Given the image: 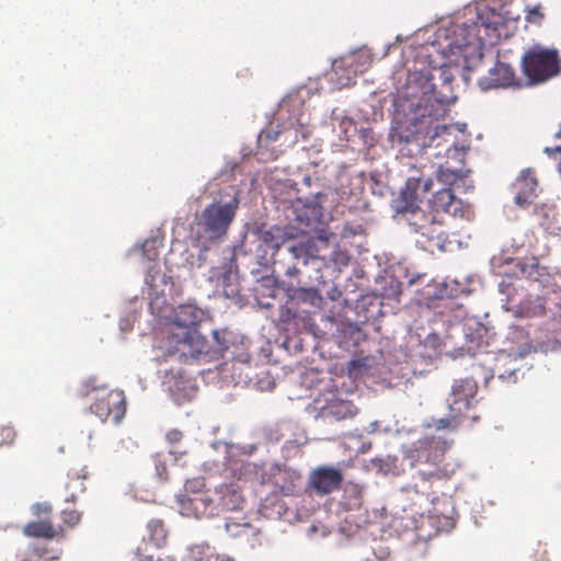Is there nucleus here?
Wrapping results in <instances>:
<instances>
[{
    "instance_id": "nucleus-45",
    "label": "nucleus",
    "mask_w": 561,
    "mask_h": 561,
    "mask_svg": "<svg viewBox=\"0 0 561 561\" xmlns=\"http://www.w3.org/2000/svg\"><path fill=\"white\" fill-rule=\"evenodd\" d=\"M342 87L350 85L351 84V78L347 77L345 82H340Z\"/></svg>"
},
{
    "instance_id": "nucleus-33",
    "label": "nucleus",
    "mask_w": 561,
    "mask_h": 561,
    "mask_svg": "<svg viewBox=\"0 0 561 561\" xmlns=\"http://www.w3.org/2000/svg\"><path fill=\"white\" fill-rule=\"evenodd\" d=\"M141 251L148 260H157L159 256V241L157 239H147L141 245Z\"/></svg>"
},
{
    "instance_id": "nucleus-49",
    "label": "nucleus",
    "mask_w": 561,
    "mask_h": 561,
    "mask_svg": "<svg viewBox=\"0 0 561 561\" xmlns=\"http://www.w3.org/2000/svg\"><path fill=\"white\" fill-rule=\"evenodd\" d=\"M263 140V135L260 136L259 141L261 142Z\"/></svg>"
},
{
    "instance_id": "nucleus-17",
    "label": "nucleus",
    "mask_w": 561,
    "mask_h": 561,
    "mask_svg": "<svg viewBox=\"0 0 561 561\" xmlns=\"http://www.w3.org/2000/svg\"><path fill=\"white\" fill-rule=\"evenodd\" d=\"M489 85L492 88H506L519 85V80L514 69L505 62L497 61L489 71Z\"/></svg>"
},
{
    "instance_id": "nucleus-22",
    "label": "nucleus",
    "mask_w": 561,
    "mask_h": 561,
    "mask_svg": "<svg viewBox=\"0 0 561 561\" xmlns=\"http://www.w3.org/2000/svg\"><path fill=\"white\" fill-rule=\"evenodd\" d=\"M279 479L283 480L280 483L278 480L276 484L279 488V491L285 496L295 495L299 489L301 483V474L296 471H284L280 473Z\"/></svg>"
},
{
    "instance_id": "nucleus-42",
    "label": "nucleus",
    "mask_w": 561,
    "mask_h": 561,
    "mask_svg": "<svg viewBox=\"0 0 561 561\" xmlns=\"http://www.w3.org/2000/svg\"><path fill=\"white\" fill-rule=\"evenodd\" d=\"M156 470H157V473L158 476L162 479V480H167L168 479V472H167V466L164 462H161V461H156Z\"/></svg>"
},
{
    "instance_id": "nucleus-35",
    "label": "nucleus",
    "mask_w": 561,
    "mask_h": 561,
    "mask_svg": "<svg viewBox=\"0 0 561 561\" xmlns=\"http://www.w3.org/2000/svg\"><path fill=\"white\" fill-rule=\"evenodd\" d=\"M16 432L11 425H0V447L12 445L15 440Z\"/></svg>"
},
{
    "instance_id": "nucleus-23",
    "label": "nucleus",
    "mask_w": 561,
    "mask_h": 561,
    "mask_svg": "<svg viewBox=\"0 0 561 561\" xmlns=\"http://www.w3.org/2000/svg\"><path fill=\"white\" fill-rule=\"evenodd\" d=\"M188 561H234V559L227 554L217 553L213 551L209 547H197L196 549H193L191 551Z\"/></svg>"
},
{
    "instance_id": "nucleus-36",
    "label": "nucleus",
    "mask_w": 561,
    "mask_h": 561,
    "mask_svg": "<svg viewBox=\"0 0 561 561\" xmlns=\"http://www.w3.org/2000/svg\"><path fill=\"white\" fill-rule=\"evenodd\" d=\"M463 417H454L449 412L447 417L434 420V426L437 430L456 428Z\"/></svg>"
},
{
    "instance_id": "nucleus-18",
    "label": "nucleus",
    "mask_w": 561,
    "mask_h": 561,
    "mask_svg": "<svg viewBox=\"0 0 561 561\" xmlns=\"http://www.w3.org/2000/svg\"><path fill=\"white\" fill-rule=\"evenodd\" d=\"M539 225L550 234H561V215L553 205L542 204L535 209Z\"/></svg>"
},
{
    "instance_id": "nucleus-40",
    "label": "nucleus",
    "mask_w": 561,
    "mask_h": 561,
    "mask_svg": "<svg viewBox=\"0 0 561 561\" xmlns=\"http://www.w3.org/2000/svg\"><path fill=\"white\" fill-rule=\"evenodd\" d=\"M167 440L170 443V444H178L182 440L183 438V433L179 430H171L167 433Z\"/></svg>"
},
{
    "instance_id": "nucleus-12",
    "label": "nucleus",
    "mask_w": 561,
    "mask_h": 561,
    "mask_svg": "<svg viewBox=\"0 0 561 561\" xmlns=\"http://www.w3.org/2000/svg\"><path fill=\"white\" fill-rule=\"evenodd\" d=\"M477 390L478 385L472 377L455 381L448 399L449 410L454 417H470L473 421L478 420V416L470 414Z\"/></svg>"
},
{
    "instance_id": "nucleus-10",
    "label": "nucleus",
    "mask_w": 561,
    "mask_h": 561,
    "mask_svg": "<svg viewBox=\"0 0 561 561\" xmlns=\"http://www.w3.org/2000/svg\"><path fill=\"white\" fill-rule=\"evenodd\" d=\"M311 408L316 412V417L324 421H343L356 414L353 402L342 398L341 392L334 387L322 390L313 399Z\"/></svg>"
},
{
    "instance_id": "nucleus-37",
    "label": "nucleus",
    "mask_w": 561,
    "mask_h": 561,
    "mask_svg": "<svg viewBox=\"0 0 561 561\" xmlns=\"http://www.w3.org/2000/svg\"><path fill=\"white\" fill-rule=\"evenodd\" d=\"M368 369L366 360L364 358L353 359L347 365V370L350 376L358 377L364 374Z\"/></svg>"
},
{
    "instance_id": "nucleus-34",
    "label": "nucleus",
    "mask_w": 561,
    "mask_h": 561,
    "mask_svg": "<svg viewBox=\"0 0 561 561\" xmlns=\"http://www.w3.org/2000/svg\"><path fill=\"white\" fill-rule=\"evenodd\" d=\"M46 552L44 548L32 547L22 554L19 561H49L46 558Z\"/></svg>"
},
{
    "instance_id": "nucleus-39",
    "label": "nucleus",
    "mask_w": 561,
    "mask_h": 561,
    "mask_svg": "<svg viewBox=\"0 0 561 561\" xmlns=\"http://www.w3.org/2000/svg\"><path fill=\"white\" fill-rule=\"evenodd\" d=\"M62 522L70 527H73L79 524L81 519V513L78 511H62L61 513Z\"/></svg>"
},
{
    "instance_id": "nucleus-27",
    "label": "nucleus",
    "mask_w": 561,
    "mask_h": 561,
    "mask_svg": "<svg viewBox=\"0 0 561 561\" xmlns=\"http://www.w3.org/2000/svg\"><path fill=\"white\" fill-rule=\"evenodd\" d=\"M437 179L445 185H454L462 178L461 170H454L445 165H440L437 170Z\"/></svg>"
},
{
    "instance_id": "nucleus-14",
    "label": "nucleus",
    "mask_w": 561,
    "mask_h": 561,
    "mask_svg": "<svg viewBox=\"0 0 561 561\" xmlns=\"http://www.w3.org/2000/svg\"><path fill=\"white\" fill-rule=\"evenodd\" d=\"M432 186L433 180L425 178L423 171L415 164H410L405 186L396 199L394 206H400L403 203L410 204L420 202L423 196L431 191Z\"/></svg>"
},
{
    "instance_id": "nucleus-47",
    "label": "nucleus",
    "mask_w": 561,
    "mask_h": 561,
    "mask_svg": "<svg viewBox=\"0 0 561 561\" xmlns=\"http://www.w3.org/2000/svg\"><path fill=\"white\" fill-rule=\"evenodd\" d=\"M367 449V446L362 447V451H365Z\"/></svg>"
},
{
    "instance_id": "nucleus-31",
    "label": "nucleus",
    "mask_w": 561,
    "mask_h": 561,
    "mask_svg": "<svg viewBox=\"0 0 561 561\" xmlns=\"http://www.w3.org/2000/svg\"><path fill=\"white\" fill-rule=\"evenodd\" d=\"M226 530L230 534L231 537H240L248 536L253 533V527L249 523H226Z\"/></svg>"
},
{
    "instance_id": "nucleus-46",
    "label": "nucleus",
    "mask_w": 561,
    "mask_h": 561,
    "mask_svg": "<svg viewBox=\"0 0 561 561\" xmlns=\"http://www.w3.org/2000/svg\"><path fill=\"white\" fill-rule=\"evenodd\" d=\"M490 378H492V374H490V375H488V376H485V377H484V379H485V381H486V382L489 381V379H490Z\"/></svg>"
},
{
    "instance_id": "nucleus-21",
    "label": "nucleus",
    "mask_w": 561,
    "mask_h": 561,
    "mask_svg": "<svg viewBox=\"0 0 561 561\" xmlns=\"http://www.w3.org/2000/svg\"><path fill=\"white\" fill-rule=\"evenodd\" d=\"M23 534L27 537L53 539L59 535V531L50 520L42 519L26 524Z\"/></svg>"
},
{
    "instance_id": "nucleus-38",
    "label": "nucleus",
    "mask_w": 561,
    "mask_h": 561,
    "mask_svg": "<svg viewBox=\"0 0 561 561\" xmlns=\"http://www.w3.org/2000/svg\"><path fill=\"white\" fill-rule=\"evenodd\" d=\"M213 335L218 343V352L224 353L229 350V332L215 330Z\"/></svg>"
},
{
    "instance_id": "nucleus-15",
    "label": "nucleus",
    "mask_w": 561,
    "mask_h": 561,
    "mask_svg": "<svg viewBox=\"0 0 561 561\" xmlns=\"http://www.w3.org/2000/svg\"><path fill=\"white\" fill-rule=\"evenodd\" d=\"M515 204L522 208L529 206L537 197L538 180L531 169H526L520 172L514 184Z\"/></svg>"
},
{
    "instance_id": "nucleus-44",
    "label": "nucleus",
    "mask_w": 561,
    "mask_h": 561,
    "mask_svg": "<svg viewBox=\"0 0 561 561\" xmlns=\"http://www.w3.org/2000/svg\"><path fill=\"white\" fill-rule=\"evenodd\" d=\"M277 137H278V133H266L265 134L266 139L275 140Z\"/></svg>"
},
{
    "instance_id": "nucleus-2",
    "label": "nucleus",
    "mask_w": 561,
    "mask_h": 561,
    "mask_svg": "<svg viewBox=\"0 0 561 561\" xmlns=\"http://www.w3.org/2000/svg\"><path fill=\"white\" fill-rule=\"evenodd\" d=\"M322 206L317 201L297 198L290 204L286 217L296 226H273L257 234L256 257L262 266L278 265L287 277L299 275L298 265L319 260V249L308 230L317 228L322 218Z\"/></svg>"
},
{
    "instance_id": "nucleus-4",
    "label": "nucleus",
    "mask_w": 561,
    "mask_h": 561,
    "mask_svg": "<svg viewBox=\"0 0 561 561\" xmlns=\"http://www.w3.org/2000/svg\"><path fill=\"white\" fill-rule=\"evenodd\" d=\"M199 481L185 484V494L179 500L181 514L187 517L210 518L226 512L240 511L244 504L241 489L236 483H225L214 490L199 489Z\"/></svg>"
},
{
    "instance_id": "nucleus-9",
    "label": "nucleus",
    "mask_w": 561,
    "mask_h": 561,
    "mask_svg": "<svg viewBox=\"0 0 561 561\" xmlns=\"http://www.w3.org/2000/svg\"><path fill=\"white\" fill-rule=\"evenodd\" d=\"M561 59L554 48L540 45L530 47L522 58V68L531 83H541L557 76L561 69Z\"/></svg>"
},
{
    "instance_id": "nucleus-25",
    "label": "nucleus",
    "mask_w": 561,
    "mask_h": 561,
    "mask_svg": "<svg viewBox=\"0 0 561 561\" xmlns=\"http://www.w3.org/2000/svg\"><path fill=\"white\" fill-rule=\"evenodd\" d=\"M363 490L364 488L357 483L350 482L346 484L344 493L350 510L359 508L362 506Z\"/></svg>"
},
{
    "instance_id": "nucleus-16",
    "label": "nucleus",
    "mask_w": 561,
    "mask_h": 561,
    "mask_svg": "<svg viewBox=\"0 0 561 561\" xmlns=\"http://www.w3.org/2000/svg\"><path fill=\"white\" fill-rule=\"evenodd\" d=\"M430 211L443 217L445 214L462 215V202L454 195L450 188L437 191L430 199Z\"/></svg>"
},
{
    "instance_id": "nucleus-32",
    "label": "nucleus",
    "mask_w": 561,
    "mask_h": 561,
    "mask_svg": "<svg viewBox=\"0 0 561 561\" xmlns=\"http://www.w3.org/2000/svg\"><path fill=\"white\" fill-rule=\"evenodd\" d=\"M438 286H439V288L437 290H434V291L428 290L427 291L428 297L435 298V299H444V298H450L454 296V290L448 288L446 282H442L438 284L436 280H434L433 284L428 285L427 287L436 288Z\"/></svg>"
},
{
    "instance_id": "nucleus-30",
    "label": "nucleus",
    "mask_w": 561,
    "mask_h": 561,
    "mask_svg": "<svg viewBox=\"0 0 561 561\" xmlns=\"http://www.w3.org/2000/svg\"><path fill=\"white\" fill-rule=\"evenodd\" d=\"M525 20L529 24L541 25L545 20L543 7L538 3L534 7L527 5L525 10Z\"/></svg>"
},
{
    "instance_id": "nucleus-11",
    "label": "nucleus",
    "mask_w": 561,
    "mask_h": 561,
    "mask_svg": "<svg viewBox=\"0 0 561 561\" xmlns=\"http://www.w3.org/2000/svg\"><path fill=\"white\" fill-rule=\"evenodd\" d=\"M340 468L320 466L313 469L308 478V488L318 495H328L339 490L343 482V468L353 467V460H344L339 463Z\"/></svg>"
},
{
    "instance_id": "nucleus-1",
    "label": "nucleus",
    "mask_w": 561,
    "mask_h": 561,
    "mask_svg": "<svg viewBox=\"0 0 561 561\" xmlns=\"http://www.w3.org/2000/svg\"><path fill=\"white\" fill-rule=\"evenodd\" d=\"M446 112V105L435 94L431 71L409 72L394 99L392 144L414 145L416 151L433 146L438 138L449 135V127L440 122Z\"/></svg>"
},
{
    "instance_id": "nucleus-13",
    "label": "nucleus",
    "mask_w": 561,
    "mask_h": 561,
    "mask_svg": "<svg viewBox=\"0 0 561 561\" xmlns=\"http://www.w3.org/2000/svg\"><path fill=\"white\" fill-rule=\"evenodd\" d=\"M90 411L95 414L101 422L112 420L118 424L126 413V399L122 390H111L104 397L96 399L91 405Z\"/></svg>"
},
{
    "instance_id": "nucleus-41",
    "label": "nucleus",
    "mask_w": 561,
    "mask_h": 561,
    "mask_svg": "<svg viewBox=\"0 0 561 561\" xmlns=\"http://www.w3.org/2000/svg\"><path fill=\"white\" fill-rule=\"evenodd\" d=\"M34 514H49L51 512V506L47 504L37 503L33 506Z\"/></svg>"
},
{
    "instance_id": "nucleus-19",
    "label": "nucleus",
    "mask_w": 561,
    "mask_h": 561,
    "mask_svg": "<svg viewBox=\"0 0 561 561\" xmlns=\"http://www.w3.org/2000/svg\"><path fill=\"white\" fill-rule=\"evenodd\" d=\"M168 533L161 519H151L147 524V536L142 538L148 542L149 551L161 549L167 543Z\"/></svg>"
},
{
    "instance_id": "nucleus-20",
    "label": "nucleus",
    "mask_w": 561,
    "mask_h": 561,
    "mask_svg": "<svg viewBox=\"0 0 561 561\" xmlns=\"http://www.w3.org/2000/svg\"><path fill=\"white\" fill-rule=\"evenodd\" d=\"M89 477V472L87 468L81 469H71L68 472V481L66 483V489L68 490V494L66 496V501L75 502L79 494L85 491L84 480Z\"/></svg>"
},
{
    "instance_id": "nucleus-8",
    "label": "nucleus",
    "mask_w": 561,
    "mask_h": 561,
    "mask_svg": "<svg viewBox=\"0 0 561 561\" xmlns=\"http://www.w3.org/2000/svg\"><path fill=\"white\" fill-rule=\"evenodd\" d=\"M503 19L500 13L494 9L484 8L478 12L477 20L471 26L461 24L455 25L453 34L456 37L450 44L449 48L461 50L468 46L477 43L483 44L484 37H500L499 28L502 25Z\"/></svg>"
},
{
    "instance_id": "nucleus-6",
    "label": "nucleus",
    "mask_w": 561,
    "mask_h": 561,
    "mask_svg": "<svg viewBox=\"0 0 561 561\" xmlns=\"http://www.w3.org/2000/svg\"><path fill=\"white\" fill-rule=\"evenodd\" d=\"M239 194L233 187L207 205L197 217V226L210 241L222 239L232 224L239 208Z\"/></svg>"
},
{
    "instance_id": "nucleus-24",
    "label": "nucleus",
    "mask_w": 561,
    "mask_h": 561,
    "mask_svg": "<svg viewBox=\"0 0 561 561\" xmlns=\"http://www.w3.org/2000/svg\"><path fill=\"white\" fill-rule=\"evenodd\" d=\"M373 467L383 474H398L399 459L396 456H386L371 460Z\"/></svg>"
},
{
    "instance_id": "nucleus-48",
    "label": "nucleus",
    "mask_w": 561,
    "mask_h": 561,
    "mask_svg": "<svg viewBox=\"0 0 561 561\" xmlns=\"http://www.w3.org/2000/svg\"><path fill=\"white\" fill-rule=\"evenodd\" d=\"M367 449V446L362 447V451H365Z\"/></svg>"
},
{
    "instance_id": "nucleus-43",
    "label": "nucleus",
    "mask_w": 561,
    "mask_h": 561,
    "mask_svg": "<svg viewBox=\"0 0 561 561\" xmlns=\"http://www.w3.org/2000/svg\"><path fill=\"white\" fill-rule=\"evenodd\" d=\"M549 156H556V153H561V146L554 147V148H545L543 150Z\"/></svg>"
},
{
    "instance_id": "nucleus-28",
    "label": "nucleus",
    "mask_w": 561,
    "mask_h": 561,
    "mask_svg": "<svg viewBox=\"0 0 561 561\" xmlns=\"http://www.w3.org/2000/svg\"><path fill=\"white\" fill-rule=\"evenodd\" d=\"M107 388L106 383L100 382L96 377H89L84 379L78 390L80 397H88L94 391L104 390Z\"/></svg>"
},
{
    "instance_id": "nucleus-3",
    "label": "nucleus",
    "mask_w": 561,
    "mask_h": 561,
    "mask_svg": "<svg viewBox=\"0 0 561 561\" xmlns=\"http://www.w3.org/2000/svg\"><path fill=\"white\" fill-rule=\"evenodd\" d=\"M453 442L440 437H431L420 442V445L408 455L413 469L404 491L420 494L431 502L437 500L436 485L447 481L455 468L446 460V453Z\"/></svg>"
},
{
    "instance_id": "nucleus-7",
    "label": "nucleus",
    "mask_w": 561,
    "mask_h": 561,
    "mask_svg": "<svg viewBox=\"0 0 561 561\" xmlns=\"http://www.w3.org/2000/svg\"><path fill=\"white\" fill-rule=\"evenodd\" d=\"M203 318V310L196 306H179L174 311L173 321L170 324L168 335L170 344L187 345L192 354L203 353L205 341L196 329Z\"/></svg>"
},
{
    "instance_id": "nucleus-26",
    "label": "nucleus",
    "mask_w": 561,
    "mask_h": 561,
    "mask_svg": "<svg viewBox=\"0 0 561 561\" xmlns=\"http://www.w3.org/2000/svg\"><path fill=\"white\" fill-rule=\"evenodd\" d=\"M136 561H176L172 554H158L154 556L153 551H149L148 542H141L136 551Z\"/></svg>"
},
{
    "instance_id": "nucleus-29",
    "label": "nucleus",
    "mask_w": 561,
    "mask_h": 561,
    "mask_svg": "<svg viewBox=\"0 0 561 561\" xmlns=\"http://www.w3.org/2000/svg\"><path fill=\"white\" fill-rule=\"evenodd\" d=\"M296 298L316 307L320 306L322 302V297L316 288H298Z\"/></svg>"
},
{
    "instance_id": "nucleus-5",
    "label": "nucleus",
    "mask_w": 561,
    "mask_h": 561,
    "mask_svg": "<svg viewBox=\"0 0 561 561\" xmlns=\"http://www.w3.org/2000/svg\"><path fill=\"white\" fill-rule=\"evenodd\" d=\"M394 209L407 222L410 233L414 234L420 248L431 252L445 249L448 232L443 216L422 209L419 202L403 203L394 206Z\"/></svg>"
}]
</instances>
